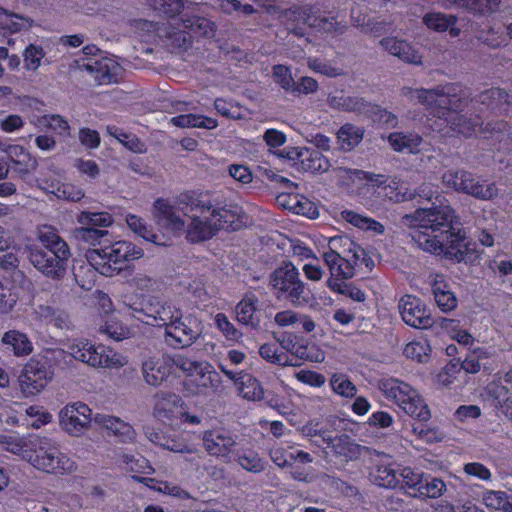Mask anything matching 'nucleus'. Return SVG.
<instances>
[{
    "label": "nucleus",
    "instance_id": "4d7b16f0",
    "mask_svg": "<svg viewBox=\"0 0 512 512\" xmlns=\"http://www.w3.org/2000/svg\"><path fill=\"white\" fill-rule=\"evenodd\" d=\"M423 24L435 32H445L451 25H455L457 18L441 12H428L422 18Z\"/></svg>",
    "mask_w": 512,
    "mask_h": 512
},
{
    "label": "nucleus",
    "instance_id": "cd10ccee",
    "mask_svg": "<svg viewBox=\"0 0 512 512\" xmlns=\"http://www.w3.org/2000/svg\"><path fill=\"white\" fill-rule=\"evenodd\" d=\"M94 422L121 442L129 443L135 440L136 433L132 425L119 417L98 413L94 416Z\"/></svg>",
    "mask_w": 512,
    "mask_h": 512
},
{
    "label": "nucleus",
    "instance_id": "338daca9",
    "mask_svg": "<svg viewBox=\"0 0 512 512\" xmlns=\"http://www.w3.org/2000/svg\"><path fill=\"white\" fill-rule=\"evenodd\" d=\"M81 226H90L94 228L108 227L113 223V217L107 212H88L83 211L77 218Z\"/></svg>",
    "mask_w": 512,
    "mask_h": 512
},
{
    "label": "nucleus",
    "instance_id": "f704fd0d",
    "mask_svg": "<svg viewBox=\"0 0 512 512\" xmlns=\"http://www.w3.org/2000/svg\"><path fill=\"white\" fill-rule=\"evenodd\" d=\"M277 201L285 209L311 219L316 218L319 214L316 206L312 202L306 198H300L298 195L281 194L277 197Z\"/></svg>",
    "mask_w": 512,
    "mask_h": 512
},
{
    "label": "nucleus",
    "instance_id": "79ce46f5",
    "mask_svg": "<svg viewBox=\"0 0 512 512\" xmlns=\"http://www.w3.org/2000/svg\"><path fill=\"white\" fill-rule=\"evenodd\" d=\"M126 223L135 234L139 235L144 240L160 246L167 245V240L164 239V235L154 233L152 228L149 227L141 217L128 214L126 216Z\"/></svg>",
    "mask_w": 512,
    "mask_h": 512
},
{
    "label": "nucleus",
    "instance_id": "f3484780",
    "mask_svg": "<svg viewBox=\"0 0 512 512\" xmlns=\"http://www.w3.org/2000/svg\"><path fill=\"white\" fill-rule=\"evenodd\" d=\"M402 320L416 329H428L433 325L430 311L424 302L413 295H404L398 301Z\"/></svg>",
    "mask_w": 512,
    "mask_h": 512
},
{
    "label": "nucleus",
    "instance_id": "7c9ffc66",
    "mask_svg": "<svg viewBox=\"0 0 512 512\" xmlns=\"http://www.w3.org/2000/svg\"><path fill=\"white\" fill-rule=\"evenodd\" d=\"M182 22L184 28L189 32L179 33L178 40H182L179 46H185L190 43L191 35L189 33H192L195 37H210L214 33V23L205 17L184 14Z\"/></svg>",
    "mask_w": 512,
    "mask_h": 512
},
{
    "label": "nucleus",
    "instance_id": "de8ad7c7",
    "mask_svg": "<svg viewBox=\"0 0 512 512\" xmlns=\"http://www.w3.org/2000/svg\"><path fill=\"white\" fill-rule=\"evenodd\" d=\"M4 345L11 346L16 356H26L33 351V344L26 334L18 330H9L2 337Z\"/></svg>",
    "mask_w": 512,
    "mask_h": 512
},
{
    "label": "nucleus",
    "instance_id": "37998d69",
    "mask_svg": "<svg viewBox=\"0 0 512 512\" xmlns=\"http://www.w3.org/2000/svg\"><path fill=\"white\" fill-rule=\"evenodd\" d=\"M329 106L348 112L366 113L370 104L359 97L344 96L342 93L328 96Z\"/></svg>",
    "mask_w": 512,
    "mask_h": 512
},
{
    "label": "nucleus",
    "instance_id": "c9c22d12",
    "mask_svg": "<svg viewBox=\"0 0 512 512\" xmlns=\"http://www.w3.org/2000/svg\"><path fill=\"white\" fill-rule=\"evenodd\" d=\"M275 323L279 327H292L294 329H302L305 332H312L315 329V323L306 315L298 314L292 310H284L277 312L274 317Z\"/></svg>",
    "mask_w": 512,
    "mask_h": 512
},
{
    "label": "nucleus",
    "instance_id": "09e8293b",
    "mask_svg": "<svg viewBox=\"0 0 512 512\" xmlns=\"http://www.w3.org/2000/svg\"><path fill=\"white\" fill-rule=\"evenodd\" d=\"M259 354L265 361L271 364L279 366H297V362L274 343H265L261 345L259 348Z\"/></svg>",
    "mask_w": 512,
    "mask_h": 512
},
{
    "label": "nucleus",
    "instance_id": "72a5a7b5",
    "mask_svg": "<svg viewBox=\"0 0 512 512\" xmlns=\"http://www.w3.org/2000/svg\"><path fill=\"white\" fill-rule=\"evenodd\" d=\"M32 25V19L0 8V42L7 36V34L27 30Z\"/></svg>",
    "mask_w": 512,
    "mask_h": 512
},
{
    "label": "nucleus",
    "instance_id": "1a4fd4ad",
    "mask_svg": "<svg viewBox=\"0 0 512 512\" xmlns=\"http://www.w3.org/2000/svg\"><path fill=\"white\" fill-rule=\"evenodd\" d=\"M273 294L279 300L294 306H305L312 299L311 290L301 280L298 269L291 262H284L269 277Z\"/></svg>",
    "mask_w": 512,
    "mask_h": 512
},
{
    "label": "nucleus",
    "instance_id": "473e14b6",
    "mask_svg": "<svg viewBox=\"0 0 512 512\" xmlns=\"http://www.w3.org/2000/svg\"><path fill=\"white\" fill-rule=\"evenodd\" d=\"M12 162V170L19 175L20 178H26L37 167V161L29 152L21 145H9L4 150Z\"/></svg>",
    "mask_w": 512,
    "mask_h": 512
},
{
    "label": "nucleus",
    "instance_id": "a19ab883",
    "mask_svg": "<svg viewBox=\"0 0 512 512\" xmlns=\"http://www.w3.org/2000/svg\"><path fill=\"white\" fill-rule=\"evenodd\" d=\"M301 168L312 173H323L329 170L330 162L328 158L318 151L301 150L297 152Z\"/></svg>",
    "mask_w": 512,
    "mask_h": 512
},
{
    "label": "nucleus",
    "instance_id": "2f4dec72",
    "mask_svg": "<svg viewBox=\"0 0 512 512\" xmlns=\"http://www.w3.org/2000/svg\"><path fill=\"white\" fill-rule=\"evenodd\" d=\"M477 104L481 105V111L490 110L494 113L508 112V94L500 88H491L478 95L475 100H471V107Z\"/></svg>",
    "mask_w": 512,
    "mask_h": 512
},
{
    "label": "nucleus",
    "instance_id": "49530a36",
    "mask_svg": "<svg viewBox=\"0 0 512 512\" xmlns=\"http://www.w3.org/2000/svg\"><path fill=\"white\" fill-rule=\"evenodd\" d=\"M133 478L155 491L170 495L175 498L189 499L191 497L189 492L184 490L182 487L168 481H158L153 478L140 477L136 475H134Z\"/></svg>",
    "mask_w": 512,
    "mask_h": 512
},
{
    "label": "nucleus",
    "instance_id": "680f3d73",
    "mask_svg": "<svg viewBox=\"0 0 512 512\" xmlns=\"http://www.w3.org/2000/svg\"><path fill=\"white\" fill-rule=\"evenodd\" d=\"M36 125L49 128L62 137L70 136L71 128L68 121L58 114L44 115L37 120Z\"/></svg>",
    "mask_w": 512,
    "mask_h": 512
},
{
    "label": "nucleus",
    "instance_id": "e2e57ef3",
    "mask_svg": "<svg viewBox=\"0 0 512 512\" xmlns=\"http://www.w3.org/2000/svg\"><path fill=\"white\" fill-rule=\"evenodd\" d=\"M510 498L504 491L488 490L482 495V502L490 511L510 508Z\"/></svg>",
    "mask_w": 512,
    "mask_h": 512
},
{
    "label": "nucleus",
    "instance_id": "9b49d317",
    "mask_svg": "<svg viewBox=\"0 0 512 512\" xmlns=\"http://www.w3.org/2000/svg\"><path fill=\"white\" fill-rule=\"evenodd\" d=\"M281 22L285 25L289 33L298 37L307 35L308 29H316L324 32H336L335 19L318 18L313 14V9L309 5L293 6L280 15Z\"/></svg>",
    "mask_w": 512,
    "mask_h": 512
},
{
    "label": "nucleus",
    "instance_id": "c756f323",
    "mask_svg": "<svg viewBox=\"0 0 512 512\" xmlns=\"http://www.w3.org/2000/svg\"><path fill=\"white\" fill-rule=\"evenodd\" d=\"M388 142L392 149L399 153L417 154L423 151H430L426 148L423 138L413 132H394L388 136Z\"/></svg>",
    "mask_w": 512,
    "mask_h": 512
},
{
    "label": "nucleus",
    "instance_id": "58836bf2",
    "mask_svg": "<svg viewBox=\"0 0 512 512\" xmlns=\"http://www.w3.org/2000/svg\"><path fill=\"white\" fill-rule=\"evenodd\" d=\"M398 471V477L400 478L398 487L405 490L409 495L417 497L420 487L423 484L425 473L409 466H400Z\"/></svg>",
    "mask_w": 512,
    "mask_h": 512
},
{
    "label": "nucleus",
    "instance_id": "ddd939ff",
    "mask_svg": "<svg viewBox=\"0 0 512 512\" xmlns=\"http://www.w3.org/2000/svg\"><path fill=\"white\" fill-rule=\"evenodd\" d=\"M442 180L445 186L479 200H492L498 195L495 183H486L465 170H448L443 174Z\"/></svg>",
    "mask_w": 512,
    "mask_h": 512
},
{
    "label": "nucleus",
    "instance_id": "774afa93",
    "mask_svg": "<svg viewBox=\"0 0 512 512\" xmlns=\"http://www.w3.org/2000/svg\"><path fill=\"white\" fill-rule=\"evenodd\" d=\"M100 332L107 335L109 338L121 341L130 335L129 328L119 323L115 316H108L104 324L100 326Z\"/></svg>",
    "mask_w": 512,
    "mask_h": 512
},
{
    "label": "nucleus",
    "instance_id": "bb28decb",
    "mask_svg": "<svg viewBox=\"0 0 512 512\" xmlns=\"http://www.w3.org/2000/svg\"><path fill=\"white\" fill-rule=\"evenodd\" d=\"M144 434L147 439L160 447H163L169 451L183 454H196L191 460L201 459L197 449L191 445H188L184 440L180 438L170 437L165 435L162 431L157 430L153 427L146 426L144 428Z\"/></svg>",
    "mask_w": 512,
    "mask_h": 512
},
{
    "label": "nucleus",
    "instance_id": "5fc2aeb1",
    "mask_svg": "<svg viewBox=\"0 0 512 512\" xmlns=\"http://www.w3.org/2000/svg\"><path fill=\"white\" fill-rule=\"evenodd\" d=\"M446 3L454 4L463 7L473 12L474 14H488L494 12L500 0H443Z\"/></svg>",
    "mask_w": 512,
    "mask_h": 512
},
{
    "label": "nucleus",
    "instance_id": "69168bd1",
    "mask_svg": "<svg viewBox=\"0 0 512 512\" xmlns=\"http://www.w3.org/2000/svg\"><path fill=\"white\" fill-rule=\"evenodd\" d=\"M330 386L334 393L345 398H352L357 394L356 386L342 373H334L331 376Z\"/></svg>",
    "mask_w": 512,
    "mask_h": 512
},
{
    "label": "nucleus",
    "instance_id": "6ab92c4d",
    "mask_svg": "<svg viewBox=\"0 0 512 512\" xmlns=\"http://www.w3.org/2000/svg\"><path fill=\"white\" fill-rule=\"evenodd\" d=\"M486 392L491 404L512 421V369L503 378L489 383Z\"/></svg>",
    "mask_w": 512,
    "mask_h": 512
},
{
    "label": "nucleus",
    "instance_id": "a18cd8bd",
    "mask_svg": "<svg viewBox=\"0 0 512 512\" xmlns=\"http://www.w3.org/2000/svg\"><path fill=\"white\" fill-rule=\"evenodd\" d=\"M170 123L180 128L215 129L218 126L216 119L200 114H182L170 119Z\"/></svg>",
    "mask_w": 512,
    "mask_h": 512
},
{
    "label": "nucleus",
    "instance_id": "2eb2a0df",
    "mask_svg": "<svg viewBox=\"0 0 512 512\" xmlns=\"http://www.w3.org/2000/svg\"><path fill=\"white\" fill-rule=\"evenodd\" d=\"M53 372L37 357H32L19 376L20 390L25 397L39 394L52 380Z\"/></svg>",
    "mask_w": 512,
    "mask_h": 512
},
{
    "label": "nucleus",
    "instance_id": "052dcab7",
    "mask_svg": "<svg viewBox=\"0 0 512 512\" xmlns=\"http://www.w3.org/2000/svg\"><path fill=\"white\" fill-rule=\"evenodd\" d=\"M208 362L207 361H197L193 360L183 354H173L170 355V366L172 373L179 369L183 373L187 375L189 378L190 376H194L199 371V367H204Z\"/></svg>",
    "mask_w": 512,
    "mask_h": 512
},
{
    "label": "nucleus",
    "instance_id": "bf43d9fd",
    "mask_svg": "<svg viewBox=\"0 0 512 512\" xmlns=\"http://www.w3.org/2000/svg\"><path fill=\"white\" fill-rule=\"evenodd\" d=\"M433 294L436 304L443 312H448L456 308L457 298L446 284L435 282Z\"/></svg>",
    "mask_w": 512,
    "mask_h": 512
},
{
    "label": "nucleus",
    "instance_id": "7ed1b4c3",
    "mask_svg": "<svg viewBox=\"0 0 512 512\" xmlns=\"http://www.w3.org/2000/svg\"><path fill=\"white\" fill-rule=\"evenodd\" d=\"M133 317L152 326L165 329L166 342L175 348L191 346L201 335L200 322L192 314H184L173 302L149 301L139 307L129 304Z\"/></svg>",
    "mask_w": 512,
    "mask_h": 512
},
{
    "label": "nucleus",
    "instance_id": "a878e982",
    "mask_svg": "<svg viewBox=\"0 0 512 512\" xmlns=\"http://www.w3.org/2000/svg\"><path fill=\"white\" fill-rule=\"evenodd\" d=\"M332 177L340 186L360 187L368 185V182H381L383 177L374 172L346 167H336L331 171Z\"/></svg>",
    "mask_w": 512,
    "mask_h": 512
},
{
    "label": "nucleus",
    "instance_id": "0eeeda50",
    "mask_svg": "<svg viewBox=\"0 0 512 512\" xmlns=\"http://www.w3.org/2000/svg\"><path fill=\"white\" fill-rule=\"evenodd\" d=\"M378 388L383 396L396 404L410 417L421 422H427L431 418V412L423 397L410 384L391 377L378 382Z\"/></svg>",
    "mask_w": 512,
    "mask_h": 512
},
{
    "label": "nucleus",
    "instance_id": "b1692460",
    "mask_svg": "<svg viewBox=\"0 0 512 512\" xmlns=\"http://www.w3.org/2000/svg\"><path fill=\"white\" fill-rule=\"evenodd\" d=\"M82 69L100 85L116 82L122 71L121 66L108 57L90 58L82 65Z\"/></svg>",
    "mask_w": 512,
    "mask_h": 512
},
{
    "label": "nucleus",
    "instance_id": "423d86ee",
    "mask_svg": "<svg viewBox=\"0 0 512 512\" xmlns=\"http://www.w3.org/2000/svg\"><path fill=\"white\" fill-rule=\"evenodd\" d=\"M144 256V250L126 240L114 241L100 249H90L86 253L89 264L101 275H118L126 262L138 260Z\"/></svg>",
    "mask_w": 512,
    "mask_h": 512
},
{
    "label": "nucleus",
    "instance_id": "dca6fc26",
    "mask_svg": "<svg viewBox=\"0 0 512 512\" xmlns=\"http://www.w3.org/2000/svg\"><path fill=\"white\" fill-rule=\"evenodd\" d=\"M205 451L225 463H230L235 458L237 450L236 437L229 430L214 428L207 430L202 436Z\"/></svg>",
    "mask_w": 512,
    "mask_h": 512
},
{
    "label": "nucleus",
    "instance_id": "a211bd4d",
    "mask_svg": "<svg viewBox=\"0 0 512 512\" xmlns=\"http://www.w3.org/2000/svg\"><path fill=\"white\" fill-rule=\"evenodd\" d=\"M64 349H56L47 354L51 355V359L64 358L65 355L70 356L76 361L86 364L93 368L94 361L97 358L98 345H95L87 338L67 339L64 343Z\"/></svg>",
    "mask_w": 512,
    "mask_h": 512
},
{
    "label": "nucleus",
    "instance_id": "f03ea898",
    "mask_svg": "<svg viewBox=\"0 0 512 512\" xmlns=\"http://www.w3.org/2000/svg\"><path fill=\"white\" fill-rule=\"evenodd\" d=\"M454 218V210L448 205L417 209L404 217L405 223L414 229L413 240L422 250L456 262L472 261L475 245L464 232L453 227Z\"/></svg>",
    "mask_w": 512,
    "mask_h": 512
},
{
    "label": "nucleus",
    "instance_id": "9d476101",
    "mask_svg": "<svg viewBox=\"0 0 512 512\" xmlns=\"http://www.w3.org/2000/svg\"><path fill=\"white\" fill-rule=\"evenodd\" d=\"M26 461L34 468L46 473L63 475L76 470V463L59 446L47 438H37L33 453L26 455Z\"/></svg>",
    "mask_w": 512,
    "mask_h": 512
},
{
    "label": "nucleus",
    "instance_id": "0e129e2a",
    "mask_svg": "<svg viewBox=\"0 0 512 512\" xmlns=\"http://www.w3.org/2000/svg\"><path fill=\"white\" fill-rule=\"evenodd\" d=\"M446 489L447 486L442 479L425 475L417 497L436 499L441 497Z\"/></svg>",
    "mask_w": 512,
    "mask_h": 512
},
{
    "label": "nucleus",
    "instance_id": "f257e3e1",
    "mask_svg": "<svg viewBox=\"0 0 512 512\" xmlns=\"http://www.w3.org/2000/svg\"><path fill=\"white\" fill-rule=\"evenodd\" d=\"M402 95L411 102H418L438 118L431 128L444 135H462L470 137L478 131L487 133H502L506 129V123L497 122L491 127V123L483 126L479 116L467 118L466 114H460L467 105V89L458 83H446L432 89H413L404 87Z\"/></svg>",
    "mask_w": 512,
    "mask_h": 512
},
{
    "label": "nucleus",
    "instance_id": "aec40b11",
    "mask_svg": "<svg viewBox=\"0 0 512 512\" xmlns=\"http://www.w3.org/2000/svg\"><path fill=\"white\" fill-rule=\"evenodd\" d=\"M183 406L185 403L178 394L158 391L153 396L152 414L158 421L172 425L178 420V414Z\"/></svg>",
    "mask_w": 512,
    "mask_h": 512
},
{
    "label": "nucleus",
    "instance_id": "412c9836",
    "mask_svg": "<svg viewBox=\"0 0 512 512\" xmlns=\"http://www.w3.org/2000/svg\"><path fill=\"white\" fill-rule=\"evenodd\" d=\"M220 371L232 380L239 394L249 401H260L264 398V389L258 379L243 371H234L227 367L224 362L218 365Z\"/></svg>",
    "mask_w": 512,
    "mask_h": 512
},
{
    "label": "nucleus",
    "instance_id": "3c124183",
    "mask_svg": "<svg viewBox=\"0 0 512 512\" xmlns=\"http://www.w3.org/2000/svg\"><path fill=\"white\" fill-rule=\"evenodd\" d=\"M341 215L346 222L357 228L373 231L376 234L384 233V226L372 218L363 216L352 210H344Z\"/></svg>",
    "mask_w": 512,
    "mask_h": 512
},
{
    "label": "nucleus",
    "instance_id": "c03bdc74",
    "mask_svg": "<svg viewBox=\"0 0 512 512\" xmlns=\"http://www.w3.org/2000/svg\"><path fill=\"white\" fill-rule=\"evenodd\" d=\"M258 298L254 294H246L236 306V317L240 323L255 326L258 323Z\"/></svg>",
    "mask_w": 512,
    "mask_h": 512
},
{
    "label": "nucleus",
    "instance_id": "ea45409f",
    "mask_svg": "<svg viewBox=\"0 0 512 512\" xmlns=\"http://www.w3.org/2000/svg\"><path fill=\"white\" fill-rule=\"evenodd\" d=\"M364 137V130L353 124L343 125L337 132V144L344 152L352 151Z\"/></svg>",
    "mask_w": 512,
    "mask_h": 512
},
{
    "label": "nucleus",
    "instance_id": "393cba45",
    "mask_svg": "<svg viewBox=\"0 0 512 512\" xmlns=\"http://www.w3.org/2000/svg\"><path fill=\"white\" fill-rule=\"evenodd\" d=\"M141 373L146 384L160 386L172 374L170 355L147 357L142 362Z\"/></svg>",
    "mask_w": 512,
    "mask_h": 512
},
{
    "label": "nucleus",
    "instance_id": "e433bc0d",
    "mask_svg": "<svg viewBox=\"0 0 512 512\" xmlns=\"http://www.w3.org/2000/svg\"><path fill=\"white\" fill-rule=\"evenodd\" d=\"M383 177V181L379 182H368L369 187L373 188L375 192L383 200H389L391 202H402L411 197V194L403 192L399 188V182L392 180L388 183V177L384 174H378Z\"/></svg>",
    "mask_w": 512,
    "mask_h": 512
},
{
    "label": "nucleus",
    "instance_id": "6e6552de",
    "mask_svg": "<svg viewBox=\"0 0 512 512\" xmlns=\"http://www.w3.org/2000/svg\"><path fill=\"white\" fill-rule=\"evenodd\" d=\"M330 251L323 257L329 267V278L342 281L352 278L356 274V267L364 260V250L347 237H332L329 240Z\"/></svg>",
    "mask_w": 512,
    "mask_h": 512
},
{
    "label": "nucleus",
    "instance_id": "4be33fe9",
    "mask_svg": "<svg viewBox=\"0 0 512 512\" xmlns=\"http://www.w3.org/2000/svg\"><path fill=\"white\" fill-rule=\"evenodd\" d=\"M219 377L213 366L208 362L199 371L184 381V390L191 396H208L215 392L219 385Z\"/></svg>",
    "mask_w": 512,
    "mask_h": 512
},
{
    "label": "nucleus",
    "instance_id": "f8f14e48",
    "mask_svg": "<svg viewBox=\"0 0 512 512\" xmlns=\"http://www.w3.org/2000/svg\"><path fill=\"white\" fill-rule=\"evenodd\" d=\"M272 462L280 468H291L292 478L297 481L310 482L312 474L298 465H306L313 462V456L298 448L295 443L278 442L269 450Z\"/></svg>",
    "mask_w": 512,
    "mask_h": 512
},
{
    "label": "nucleus",
    "instance_id": "13d9d810",
    "mask_svg": "<svg viewBox=\"0 0 512 512\" xmlns=\"http://www.w3.org/2000/svg\"><path fill=\"white\" fill-rule=\"evenodd\" d=\"M234 459L243 469L251 473H260L266 466V462L260 457V455L251 449L243 450L237 455L235 454Z\"/></svg>",
    "mask_w": 512,
    "mask_h": 512
},
{
    "label": "nucleus",
    "instance_id": "c85d7f7f",
    "mask_svg": "<svg viewBox=\"0 0 512 512\" xmlns=\"http://www.w3.org/2000/svg\"><path fill=\"white\" fill-rule=\"evenodd\" d=\"M398 468H400V465L396 464L391 457H385L371 471V479L373 483L380 487L395 489L400 484Z\"/></svg>",
    "mask_w": 512,
    "mask_h": 512
},
{
    "label": "nucleus",
    "instance_id": "4468645a",
    "mask_svg": "<svg viewBox=\"0 0 512 512\" xmlns=\"http://www.w3.org/2000/svg\"><path fill=\"white\" fill-rule=\"evenodd\" d=\"M94 421L92 410L83 402L66 404L59 411V425L70 436L79 437Z\"/></svg>",
    "mask_w": 512,
    "mask_h": 512
},
{
    "label": "nucleus",
    "instance_id": "864d4df0",
    "mask_svg": "<svg viewBox=\"0 0 512 512\" xmlns=\"http://www.w3.org/2000/svg\"><path fill=\"white\" fill-rule=\"evenodd\" d=\"M37 438L10 435L4 437L3 443L6 444V449L9 452L19 455L26 460V455L33 453V443Z\"/></svg>",
    "mask_w": 512,
    "mask_h": 512
},
{
    "label": "nucleus",
    "instance_id": "603ef678",
    "mask_svg": "<svg viewBox=\"0 0 512 512\" xmlns=\"http://www.w3.org/2000/svg\"><path fill=\"white\" fill-rule=\"evenodd\" d=\"M442 328L451 337L463 346H472L475 339L474 337L462 327L460 320L457 319H444Z\"/></svg>",
    "mask_w": 512,
    "mask_h": 512
},
{
    "label": "nucleus",
    "instance_id": "8fccbe9b",
    "mask_svg": "<svg viewBox=\"0 0 512 512\" xmlns=\"http://www.w3.org/2000/svg\"><path fill=\"white\" fill-rule=\"evenodd\" d=\"M293 360L297 362V366L300 361L321 363L325 360V353L316 344L301 340L299 345L294 348Z\"/></svg>",
    "mask_w": 512,
    "mask_h": 512
},
{
    "label": "nucleus",
    "instance_id": "20e7f679",
    "mask_svg": "<svg viewBox=\"0 0 512 512\" xmlns=\"http://www.w3.org/2000/svg\"><path fill=\"white\" fill-rule=\"evenodd\" d=\"M190 222L184 228L189 242L198 243L212 238L220 229L237 230L241 226L240 213L237 207H214L209 202L193 203Z\"/></svg>",
    "mask_w": 512,
    "mask_h": 512
},
{
    "label": "nucleus",
    "instance_id": "39448f33",
    "mask_svg": "<svg viewBox=\"0 0 512 512\" xmlns=\"http://www.w3.org/2000/svg\"><path fill=\"white\" fill-rule=\"evenodd\" d=\"M37 239L53 255L41 249H31L29 260L41 273L55 280L61 279L66 271L70 249L67 243L59 236L57 230L49 225L37 228Z\"/></svg>",
    "mask_w": 512,
    "mask_h": 512
},
{
    "label": "nucleus",
    "instance_id": "5701e85b",
    "mask_svg": "<svg viewBox=\"0 0 512 512\" xmlns=\"http://www.w3.org/2000/svg\"><path fill=\"white\" fill-rule=\"evenodd\" d=\"M152 215L160 227L175 235L184 233L185 221L177 214V208L168 199L158 198L154 201Z\"/></svg>",
    "mask_w": 512,
    "mask_h": 512
},
{
    "label": "nucleus",
    "instance_id": "4c0bfd02",
    "mask_svg": "<svg viewBox=\"0 0 512 512\" xmlns=\"http://www.w3.org/2000/svg\"><path fill=\"white\" fill-rule=\"evenodd\" d=\"M97 354L93 368L120 369L129 362L128 357L123 353L101 344L98 345Z\"/></svg>",
    "mask_w": 512,
    "mask_h": 512
},
{
    "label": "nucleus",
    "instance_id": "6e6d98bb",
    "mask_svg": "<svg viewBox=\"0 0 512 512\" xmlns=\"http://www.w3.org/2000/svg\"><path fill=\"white\" fill-rule=\"evenodd\" d=\"M327 286L333 292L345 295L353 301L364 302L366 300V294L364 291L353 284L342 281L341 279L328 278Z\"/></svg>",
    "mask_w": 512,
    "mask_h": 512
}]
</instances>
